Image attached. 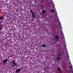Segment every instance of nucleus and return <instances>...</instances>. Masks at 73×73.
Listing matches in <instances>:
<instances>
[{"mask_svg":"<svg viewBox=\"0 0 73 73\" xmlns=\"http://www.w3.org/2000/svg\"><path fill=\"white\" fill-rule=\"evenodd\" d=\"M21 70V69H19L18 70H17L16 72L17 73H19V72H20V71Z\"/></svg>","mask_w":73,"mask_h":73,"instance_id":"3","label":"nucleus"},{"mask_svg":"<svg viewBox=\"0 0 73 73\" xmlns=\"http://www.w3.org/2000/svg\"><path fill=\"white\" fill-rule=\"evenodd\" d=\"M58 70H59V71H60V70H61V69L60 68V67H58Z\"/></svg>","mask_w":73,"mask_h":73,"instance_id":"11","label":"nucleus"},{"mask_svg":"<svg viewBox=\"0 0 73 73\" xmlns=\"http://www.w3.org/2000/svg\"><path fill=\"white\" fill-rule=\"evenodd\" d=\"M0 33H1V31H0Z\"/></svg>","mask_w":73,"mask_h":73,"instance_id":"17","label":"nucleus"},{"mask_svg":"<svg viewBox=\"0 0 73 73\" xmlns=\"http://www.w3.org/2000/svg\"><path fill=\"white\" fill-rule=\"evenodd\" d=\"M32 15L33 18H35V17L36 16V15H35V13H33V14H32Z\"/></svg>","mask_w":73,"mask_h":73,"instance_id":"4","label":"nucleus"},{"mask_svg":"<svg viewBox=\"0 0 73 73\" xmlns=\"http://www.w3.org/2000/svg\"><path fill=\"white\" fill-rule=\"evenodd\" d=\"M3 19V17H0V20H2Z\"/></svg>","mask_w":73,"mask_h":73,"instance_id":"13","label":"nucleus"},{"mask_svg":"<svg viewBox=\"0 0 73 73\" xmlns=\"http://www.w3.org/2000/svg\"><path fill=\"white\" fill-rule=\"evenodd\" d=\"M46 10H44L42 11V13H46Z\"/></svg>","mask_w":73,"mask_h":73,"instance_id":"6","label":"nucleus"},{"mask_svg":"<svg viewBox=\"0 0 73 73\" xmlns=\"http://www.w3.org/2000/svg\"><path fill=\"white\" fill-rule=\"evenodd\" d=\"M50 11H51V12H52L53 13H55V11H54V10H52V9H51Z\"/></svg>","mask_w":73,"mask_h":73,"instance_id":"7","label":"nucleus"},{"mask_svg":"<svg viewBox=\"0 0 73 73\" xmlns=\"http://www.w3.org/2000/svg\"><path fill=\"white\" fill-rule=\"evenodd\" d=\"M12 66H13V67H15V66H16V65H17V64L15 63V61H13L12 62Z\"/></svg>","mask_w":73,"mask_h":73,"instance_id":"1","label":"nucleus"},{"mask_svg":"<svg viewBox=\"0 0 73 73\" xmlns=\"http://www.w3.org/2000/svg\"><path fill=\"white\" fill-rule=\"evenodd\" d=\"M62 53H59L58 54V56H61L62 55Z\"/></svg>","mask_w":73,"mask_h":73,"instance_id":"9","label":"nucleus"},{"mask_svg":"<svg viewBox=\"0 0 73 73\" xmlns=\"http://www.w3.org/2000/svg\"><path fill=\"white\" fill-rule=\"evenodd\" d=\"M62 34L64 35V33H62Z\"/></svg>","mask_w":73,"mask_h":73,"instance_id":"16","label":"nucleus"},{"mask_svg":"<svg viewBox=\"0 0 73 73\" xmlns=\"http://www.w3.org/2000/svg\"><path fill=\"white\" fill-rule=\"evenodd\" d=\"M42 46V47H46V45H45V44H43L42 45H41Z\"/></svg>","mask_w":73,"mask_h":73,"instance_id":"8","label":"nucleus"},{"mask_svg":"<svg viewBox=\"0 0 73 73\" xmlns=\"http://www.w3.org/2000/svg\"><path fill=\"white\" fill-rule=\"evenodd\" d=\"M68 68L70 69H71V68H72V67L71 66H70L68 67Z\"/></svg>","mask_w":73,"mask_h":73,"instance_id":"14","label":"nucleus"},{"mask_svg":"<svg viewBox=\"0 0 73 73\" xmlns=\"http://www.w3.org/2000/svg\"><path fill=\"white\" fill-rule=\"evenodd\" d=\"M3 61L4 62H5V63L7 62V61H8V59H6L5 60H3Z\"/></svg>","mask_w":73,"mask_h":73,"instance_id":"5","label":"nucleus"},{"mask_svg":"<svg viewBox=\"0 0 73 73\" xmlns=\"http://www.w3.org/2000/svg\"><path fill=\"white\" fill-rule=\"evenodd\" d=\"M2 30V28H0V31H1Z\"/></svg>","mask_w":73,"mask_h":73,"instance_id":"15","label":"nucleus"},{"mask_svg":"<svg viewBox=\"0 0 73 73\" xmlns=\"http://www.w3.org/2000/svg\"><path fill=\"white\" fill-rule=\"evenodd\" d=\"M55 38H56V40H59V37L58 35H55Z\"/></svg>","mask_w":73,"mask_h":73,"instance_id":"2","label":"nucleus"},{"mask_svg":"<svg viewBox=\"0 0 73 73\" xmlns=\"http://www.w3.org/2000/svg\"><path fill=\"white\" fill-rule=\"evenodd\" d=\"M60 59H61V58H59L58 57H57V60L59 61V60H60Z\"/></svg>","mask_w":73,"mask_h":73,"instance_id":"10","label":"nucleus"},{"mask_svg":"<svg viewBox=\"0 0 73 73\" xmlns=\"http://www.w3.org/2000/svg\"><path fill=\"white\" fill-rule=\"evenodd\" d=\"M30 12L31 13H32V14H33V13H33V11H32V10H30Z\"/></svg>","mask_w":73,"mask_h":73,"instance_id":"12","label":"nucleus"}]
</instances>
